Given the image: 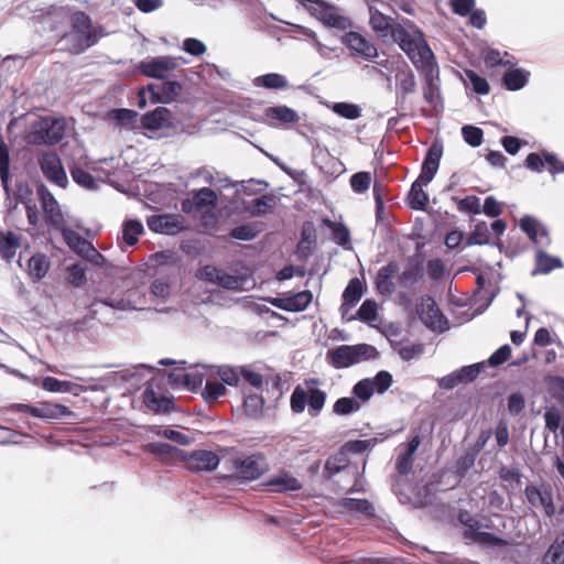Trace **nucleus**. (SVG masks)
I'll return each mask as SVG.
<instances>
[{
  "label": "nucleus",
  "instance_id": "obj_1",
  "mask_svg": "<svg viewBox=\"0 0 564 564\" xmlns=\"http://www.w3.org/2000/svg\"><path fill=\"white\" fill-rule=\"evenodd\" d=\"M408 55L415 67L431 68L434 54L424 39L423 32L409 19L394 23L389 35Z\"/></svg>",
  "mask_w": 564,
  "mask_h": 564
},
{
  "label": "nucleus",
  "instance_id": "obj_2",
  "mask_svg": "<svg viewBox=\"0 0 564 564\" xmlns=\"http://www.w3.org/2000/svg\"><path fill=\"white\" fill-rule=\"evenodd\" d=\"M319 380L310 378L304 380V386L297 384L290 398V406L293 413H303L306 405L308 414L317 416L323 410L326 402V392L318 389Z\"/></svg>",
  "mask_w": 564,
  "mask_h": 564
},
{
  "label": "nucleus",
  "instance_id": "obj_3",
  "mask_svg": "<svg viewBox=\"0 0 564 564\" xmlns=\"http://www.w3.org/2000/svg\"><path fill=\"white\" fill-rule=\"evenodd\" d=\"M70 42L69 52L79 54L97 43L96 31L90 17L84 11H76L72 15V31L63 35Z\"/></svg>",
  "mask_w": 564,
  "mask_h": 564
},
{
  "label": "nucleus",
  "instance_id": "obj_4",
  "mask_svg": "<svg viewBox=\"0 0 564 564\" xmlns=\"http://www.w3.org/2000/svg\"><path fill=\"white\" fill-rule=\"evenodd\" d=\"M376 347L368 344L341 345L327 352L329 364L336 368H348L362 360L376 358Z\"/></svg>",
  "mask_w": 564,
  "mask_h": 564
},
{
  "label": "nucleus",
  "instance_id": "obj_5",
  "mask_svg": "<svg viewBox=\"0 0 564 564\" xmlns=\"http://www.w3.org/2000/svg\"><path fill=\"white\" fill-rule=\"evenodd\" d=\"M65 131L66 122L64 119L43 117L33 123L28 141L35 145H54L63 140Z\"/></svg>",
  "mask_w": 564,
  "mask_h": 564
},
{
  "label": "nucleus",
  "instance_id": "obj_6",
  "mask_svg": "<svg viewBox=\"0 0 564 564\" xmlns=\"http://www.w3.org/2000/svg\"><path fill=\"white\" fill-rule=\"evenodd\" d=\"M230 463L235 477L243 481L257 480L268 470L267 459L262 453L235 457Z\"/></svg>",
  "mask_w": 564,
  "mask_h": 564
},
{
  "label": "nucleus",
  "instance_id": "obj_7",
  "mask_svg": "<svg viewBox=\"0 0 564 564\" xmlns=\"http://www.w3.org/2000/svg\"><path fill=\"white\" fill-rule=\"evenodd\" d=\"M177 68V58L169 55L150 57L141 61L138 65L141 75L156 79L169 78Z\"/></svg>",
  "mask_w": 564,
  "mask_h": 564
},
{
  "label": "nucleus",
  "instance_id": "obj_8",
  "mask_svg": "<svg viewBox=\"0 0 564 564\" xmlns=\"http://www.w3.org/2000/svg\"><path fill=\"white\" fill-rule=\"evenodd\" d=\"M305 9L327 26L345 30L350 24L348 18L339 15L336 8L324 0H312L310 3H305Z\"/></svg>",
  "mask_w": 564,
  "mask_h": 564
},
{
  "label": "nucleus",
  "instance_id": "obj_9",
  "mask_svg": "<svg viewBox=\"0 0 564 564\" xmlns=\"http://www.w3.org/2000/svg\"><path fill=\"white\" fill-rule=\"evenodd\" d=\"M37 196L42 205L45 221L48 226L56 230L65 227V218L62 213L61 206L54 195L48 191L44 184L37 186Z\"/></svg>",
  "mask_w": 564,
  "mask_h": 564
},
{
  "label": "nucleus",
  "instance_id": "obj_10",
  "mask_svg": "<svg viewBox=\"0 0 564 564\" xmlns=\"http://www.w3.org/2000/svg\"><path fill=\"white\" fill-rule=\"evenodd\" d=\"M416 312L426 327L440 332L446 328L448 322L432 296H423L416 306Z\"/></svg>",
  "mask_w": 564,
  "mask_h": 564
},
{
  "label": "nucleus",
  "instance_id": "obj_11",
  "mask_svg": "<svg viewBox=\"0 0 564 564\" xmlns=\"http://www.w3.org/2000/svg\"><path fill=\"white\" fill-rule=\"evenodd\" d=\"M39 165L44 176L55 185L65 188L68 184L62 160L56 152H46L39 158Z\"/></svg>",
  "mask_w": 564,
  "mask_h": 564
},
{
  "label": "nucleus",
  "instance_id": "obj_12",
  "mask_svg": "<svg viewBox=\"0 0 564 564\" xmlns=\"http://www.w3.org/2000/svg\"><path fill=\"white\" fill-rule=\"evenodd\" d=\"M147 225L153 232L176 235L184 229V218L174 214L152 215L148 217Z\"/></svg>",
  "mask_w": 564,
  "mask_h": 564
},
{
  "label": "nucleus",
  "instance_id": "obj_13",
  "mask_svg": "<svg viewBox=\"0 0 564 564\" xmlns=\"http://www.w3.org/2000/svg\"><path fill=\"white\" fill-rule=\"evenodd\" d=\"M341 42L351 51V55H358L367 61H373L378 56L376 45L358 32L349 31Z\"/></svg>",
  "mask_w": 564,
  "mask_h": 564
},
{
  "label": "nucleus",
  "instance_id": "obj_14",
  "mask_svg": "<svg viewBox=\"0 0 564 564\" xmlns=\"http://www.w3.org/2000/svg\"><path fill=\"white\" fill-rule=\"evenodd\" d=\"M220 458L213 451L197 449L186 455L184 463L191 471H213L219 465Z\"/></svg>",
  "mask_w": 564,
  "mask_h": 564
},
{
  "label": "nucleus",
  "instance_id": "obj_15",
  "mask_svg": "<svg viewBox=\"0 0 564 564\" xmlns=\"http://www.w3.org/2000/svg\"><path fill=\"white\" fill-rule=\"evenodd\" d=\"M313 293L308 290L295 294H284L270 300L271 305L286 312H302L312 303Z\"/></svg>",
  "mask_w": 564,
  "mask_h": 564
},
{
  "label": "nucleus",
  "instance_id": "obj_16",
  "mask_svg": "<svg viewBox=\"0 0 564 564\" xmlns=\"http://www.w3.org/2000/svg\"><path fill=\"white\" fill-rule=\"evenodd\" d=\"M399 269L400 267L395 261H390L379 269L375 284L381 295L390 296L395 292L393 279L397 276Z\"/></svg>",
  "mask_w": 564,
  "mask_h": 564
},
{
  "label": "nucleus",
  "instance_id": "obj_17",
  "mask_svg": "<svg viewBox=\"0 0 564 564\" xmlns=\"http://www.w3.org/2000/svg\"><path fill=\"white\" fill-rule=\"evenodd\" d=\"M148 90L153 104H170L181 94L182 85L176 80H167L161 85L150 84Z\"/></svg>",
  "mask_w": 564,
  "mask_h": 564
},
{
  "label": "nucleus",
  "instance_id": "obj_18",
  "mask_svg": "<svg viewBox=\"0 0 564 564\" xmlns=\"http://www.w3.org/2000/svg\"><path fill=\"white\" fill-rule=\"evenodd\" d=\"M443 154V145L438 142H434L427 150L425 159L422 164L421 173L419 178L423 183H430L436 174L440 161Z\"/></svg>",
  "mask_w": 564,
  "mask_h": 564
},
{
  "label": "nucleus",
  "instance_id": "obj_19",
  "mask_svg": "<svg viewBox=\"0 0 564 564\" xmlns=\"http://www.w3.org/2000/svg\"><path fill=\"white\" fill-rule=\"evenodd\" d=\"M272 492L284 494L290 491H300L303 488L302 482L286 470L280 471L263 484Z\"/></svg>",
  "mask_w": 564,
  "mask_h": 564
},
{
  "label": "nucleus",
  "instance_id": "obj_20",
  "mask_svg": "<svg viewBox=\"0 0 564 564\" xmlns=\"http://www.w3.org/2000/svg\"><path fill=\"white\" fill-rule=\"evenodd\" d=\"M141 124L144 129L150 131L169 128L172 124V112L165 107H158L142 115Z\"/></svg>",
  "mask_w": 564,
  "mask_h": 564
},
{
  "label": "nucleus",
  "instance_id": "obj_21",
  "mask_svg": "<svg viewBox=\"0 0 564 564\" xmlns=\"http://www.w3.org/2000/svg\"><path fill=\"white\" fill-rule=\"evenodd\" d=\"M22 235L12 230H0V258L10 262L22 246Z\"/></svg>",
  "mask_w": 564,
  "mask_h": 564
},
{
  "label": "nucleus",
  "instance_id": "obj_22",
  "mask_svg": "<svg viewBox=\"0 0 564 564\" xmlns=\"http://www.w3.org/2000/svg\"><path fill=\"white\" fill-rule=\"evenodd\" d=\"M145 406L155 413H169L173 409V400L154 391L149 386L142 394Z\"/></svg>",
  "mask_w": 564,
  "mask_h": 564
},
{
  "label": "nucleus",
  "instance_id": "obj_23",
  "mask_svg": "<svg viewBox=\"0 0 564 564\" xmlns=\"http://www.w3.org/2000/svg\"><path fill=\"white\" fill-rule=\"evenodd\" d=\"M362 294L364 286L361 280L358 278L350 279L343 293V303L340 305V312L343 315H345L360 301Z\"/></svg>",
  "mask_w": 564,
  "mask_h": 564
},
{
  "label": "nucleus",
  "instance_id": "obj_24",
  "mask_svg": "<svg viewBox=\"0 0 564 564\" xmlns=\"http://www.w3.org/2000/svg\"><path fill=\"white\" fill-rule=\"evenodd\" d=\"M51 268V261L45 253L36 252L28 262V274L33 282H39L46 276Z\"/></svg>",
  "mask_w": 564,
  "mask_h": 564
},
{
  "label": "nucleus",
  "instance_id": "obj_25",
  "mask_svg": "<svg viewBox=\"0 0 564 564\" xmlns=\"http://www.w3.org/2000/svg\"><path fill=\"white\" fill-rule=\"evenodd\" d=\"M369 24L371 29L380 36V37H388L394 26V21L383 14L378 9L369 8Z\"/></svg>",
  "mask_w": 564,
  "mask_h": 564
},
{
  "label": "nucleus",
  "instance_id": "obj_26",
  "mask_svg": "<svg viewBox=\"0 0 564 564\" xmlns=\"http://www.w3.org/2000/svg\"><path fill=\"white\" fill-rule=\"evenodd\" d=\"M264 115L271 123H296L300 120L297 112L288 106L268 107Z\"/></svg>",
  "mask_w": 564,
  "mask_h": 564
},
{
  "label": "nucleus",
  "instance_id": "obj_27",
  "mask_svg": "<svg viewBox=\"0 0 564 564\" xmlns=\"http://www.w3.org/2000/svg\"><path fill=\"white\" fill-rule=\"evenodd\" d=\"M415 68L425 76L426 84H425L424 90H423L424 99L429 104H433L438 94V88H437L436 84L434 83V76H435V74L438 73V68H437L435 58L431 59V68L430 67H427L425 69H423L421 67H415Z\"/></svg>",
  "mask_w": 564,
  "mask_h": 564
},
{
  "label": "nucleus",
  "instance_id": "obj_28",
  "mask_svg": "<svg viewBox=\"0 0 564 564\" xmlns=\"http://www.w3.org/2000/svg\"><path fill=\"white\" fill-rule=\"evenodd\" d=\"M338 507L351 513H361L369 517L375 516V508L367 499L341 498L338 501Z\"/></svg>",
  "mask_w": 564,
  "mask_h": 564
},
{
  "label": "nucleus",
  "instance_id": "obj_29",
  "mask_svg": "<svg viewBox=\"0 0 564 564\" xmlns=\"http://www.w3.org/2000/svg\"><path fill=\"white\" fill-rule=\"evenodd\" d=\"M66 245L78 256L83 257L87 249L93 245L90 241L82 237L77 231L64 227L59 230Z\"/></svg>",
  "mask_w": 564,
  "mask_h": 564
},
{
  "label": "nucleus",
  "instance_id": "obj_30",
  "mask_svg": "<svg viewBox=\"0 0 564 564\" xmlns=\"http://www.w3.org/2000/svg\"><path fill=\"white\" fill-rule=\"evenodd\" d=\"M253 85L256 87H262L267 89L274 90H283L290 87L289 80L282 74L278 73H268L261 76H258L253 79Z\"/></svg>",
  "mask_w": 564,
  "mask_h": 564
},
{
  "label": "nucleus",
  "instance_id": "obj_31",
  "mask_svg": "<svg viewBox=\"0 0 564 564\" xmlns=\"http://www.w3.org/2000/svg\"><path fill=\"white\" fill-rule=\"evenodd\" d=\"M429 183H423L420 178H417L411 186L408 204L410 208L414 210H424L429 204V196L423 191V186Z\"/></svg>",
  "mask_w": 564,
  "mask_h": 564
},
{
  "label": "nucleus",
  "instance_id": "obj_32",
  "mask_svg": "<svg viewBox=\"0 0 564 564\" xmlns=\"http://www.w3.org/2000/svg\"><path fill=\"white\" fill-rule=\"evenodd\" d=\"M72 411L64 404L59 403H42L34 411V417L57 420L70 415Z\"/></svg>",
  "mask_w": 564,
  "mask_h": 564
},
{
  "label": "nucleus",
  "instance_id": "obj_33",
  "mask_svg": "<svg viewBox=\"0 0 564 564\" xmlns=\"http://www.w3.org/2000/svg\"><path fill=\"white\" fill-rule=\"evenodd\" d=\"M279 198L273 194H264L254 198L247 208L251 216H263L278 205Z\"/></svg>",
  "mask_w": 564,
  "mask_h": 564
},
{
  "label": "nucleus",
  "instance_id": "obj_34",
  "mask_svg": "<svg viewBox=\"0 0 564 564\" xmlns=\"http://www.w3.org/2000/svg\"><path fill=\"white\" fill-rule=\"evenodd\" d=\"M395 83L399 94L404 98L414 93L416 87L415 76L409 66L401 68L395 74Z\"/></svg>",
  "mask_w": 564,
  "mask_h": 564
},
{
  "label": "nucleus",
  "instance_id": "obj_35",
  "mask_svg": "<svg viewBox=\"0 0 564 564\" xmlns=\"http://www.w3.org/2000/svg\"><path fill=\"white\" fill-rule=\"evenodd\" d=\"M563 263L561 259L556 257H552L544 252L543 250H538L535 254V273L546 274L553 271L554 269L562 268Z\"/></svg>",
  "mask_w": 564,
  "mask_h": 564
},
{
  "label": "nucleus",
  "instance_id": "obj_36",
  "mask_svg": "<svg viewBox=\"0 0 564 564\" xmlns=\"http://www.w3.org/2000/svg\"><path fill=\"white\" fill-rule=\"evenodd\" d=\"M349 465V457L345 454V452L340 448L337 453L329 456L324 466V471L327 474V477H333L334 475L340 473Z\"/></svg>",
  "mask_w": 564,
  "mask_h": 564
},
{
  "label": "nucleus",
  "instance_id": "obj_37",
  "mask_svg": "<svg viewBox=\"0 0 564 564\" xmlns=\"http://www.w3.org/2000/svg\"><path fill=\"white\" fill-rule=\"evenodd\" d=\"M527 82L528 74L520 68L510 69L502 77L503 86L508 90H519L525 86Z\"/></svg>",
  "mask_w": 564,
  "mask_h": 564
},
{
  "label": "nucleus",
  "instance_id": "obj_38",
  "mask_svg": "<svg viewBox=\"0 0 564 564\" xmlns=\"http://www.w3.org/2000/svg\"><path fill=\"white\" fill-rule=\"evenodd\" d=\"M520 228L535 243H541L540 238L547 239L546 231L544 229H540L538 221L531 216H524L521 218Z\"/></svg>",
  "mask_w": 564,
  "mask_h": 564
},
{
  "label": "nucleus",
  "instance_id": "obj_39",
  "mask_svg": "<svg viewBox=\"0 0 564 564\" xmlns=\"http://www.w3.org/2000/svg\"><path fill=\"white\" fill-rule=\"evenodd\" d=\"M143 234V226L139 220H127L122 229V240L128 246H134L139 241V237Z\"/></svg>",
  "mask_w": 564,
  "mask_h": 564
},
{
  "label": "nucleus",
  "instance_id": "obj_40",
  "mask_svg": "<svg viewBox=\"0 0 564 564\" xmlns=\"http://www.w3.org/2000/svg\"><path fill=\"white\" fill-rule=\"evenodd\" d=\"M194 203L197 210L217 205V195L209 187H203L194 193Z\"/></svg>",
  "mask_w": 564,
  "mask_h": 564
},
{
  "label": "nucleus",
  "instance_id": "obj_41",
  "mask_svg": "<svg viewBox=\"0 0 564 564\" xmlns=\"http://www.w3.org/2000/svg\"><path fill=\"white\" fill-rule=\"evenodd\" d=\"M457 519L465 527L464 539L471 541L480 529L479 521L471 517L467 510H460Z\"/></svg>",
  "mask_w": 564,
  "mask_h": 564
},
{
  "label": "nucleus",
  "instance_id": "obj_42",
  "mask_svg": "<svg viewBox=\"0 0 564 564\" xmlns=\"http://www.w3.org/2000/svg\"><path fill=\"white\" fill-rule=\"evenodd\" d=\"M264 400L261 394H248L243 400V409L248 416L259 417L262 414Z\"/></svg>",
  "mask_w": 564,
  "mask_h": 564
},
{
  "label": "nucleus",
  "instance_id": "obj_43",
  "mask_svg": "<svg viewBox=\"0 0 564 564\" xmlns=\"http://www.w3.org/2000/svg\"><path fill=\"white\" fill-rule=\"evenodd\" d=\"M423 276V268L420 264L412 265L411 268L405 269L399 276L398 283L402 288H411L415 283H417Z\"/></svg>",
  "mask_w": 564,
  "mask_h": 564
},
{
  "label": "nucleus",
  "instance_id": "obj_44",
  "mask_svg": "<svg viewBox=\"0 0 564 564\" xmlns=\"http://www.w3.org/2000/svg\"><path fill=\"white\" fill-rule=\"evenodd\" d=\"M0 178L4 188H8L10 178V153L7 144L0 141Z\"/></svg>",
  "mask_w": 564,
  "mask_h": 564
},
{
  "label": "nucleus",
  "instance_id": "obj_45",
  "mask_svg": "<svg viewBox=\"0 0 564 564\" xmlns=\"http://www.w3.org/2000/svg\"><path fill=\"white\" fill-rule=\"evenodd\" d=\"M70 175L74 182L87 189H95L97 187L96 181L93 175L79 166L70 169Z\"/></svg>",
  "mask_w": 564,
  "mask_h": 564
},
{
  "label": "nucleus",
  "instance_id": "obj_46",
  "mask_svg": "<svg viewBox=\"0 0 564 564\" xmlns=\"http://www.w3.org/2000/svg\"><path fill=\"white\" fill-rule=\"evenodd\" d=\"M465 76L469 80L473 89L478 95H487L490 91V86L487 79L480 75H478L473 69H465Z\"/></svg>",
  "mask_w": 564,
  "mask_h": 564
},
{
  "label": "nucleus",
  "instance_id": "obj_47",
  "mask_svg": "<svg viewBox=\"0 0 564 564\" xmlns=\"http://www.w3.org/2000/svg\"><path fill=\"white\" fill-rule=\"evenodd\" d=\"M360 409V404L354 398H339L333 405V411L338 415H348L357 412Z\"/></svg>",
  "mask_w": 564,
  "mask_h": 564
},
{
  "label": "nucleus",
  "instance_id": "obj_48",
  "mask_svg": "<svg viewBox=\"0 0 564 564\" xmlns=\"http://www.w3.org/2000/svg\"><path fill=\"white\" fill-rule=\"evenodd\" d=\"M226 391L227 389L224 383L218 381H207L202 394L206 402L213 403L218 398L225 395Z\"/></svg>",
  "mask_w": 564,
  "mask_h": 564
},
{
  "label": "nucleus",
  "instance_id": "obj_49",
  "mask_svg": "<svg viewBox=\"0 0 564 564\" xmlns=\"http://www.w3.org/2000/svg\"><path fill=\"white\" fill-rule=\"evenodd\" d=\"M333 111L338 116L355 120L361 116V109L359 106L349 102H337L333 106Z\"/></svg>",
  "mask_w": 564,
  "mask_h": 564
},
{
  "label": "nucleus",
  "instance_id": "obj_50",
  "mask_svg": "<svg viewBox=\"0 0 564 564\" xmlns=\"http://www.w3.org/2000/svg\"><path fill=\"white\" fill-rule=\"evenodd\" d=\"M371 184V174L369 172H357L350 177V186L355 193H366Z\"/></svg>",
  "mask_w": 564,
  "mask_h": 564
},
{
  "label": "nucleus",
  "instance_id": "obj_51",
  "mask_svg": "<svg viewBox=\"0 0 564 564\" xmlns=\"http://www.w3.org/2000/svg\"><path fill=\"white\" fill-rule=\"evenodd\" d=\"M543 564H564V540L550 546L543 557Z\"/></svg>",
  "mask_w": 564,
  "mask_h": 564
},
{
  "label": "nucleus",
  "instance_id": "obj_52",
  "mask_svg": "<svg viewBox=\"0 0 564 564\" xmlns=\"http://www.w3.org/2000/svg\"><path fill=\"white\" fill-rule=\"evenodd\" d=\"M462 135L467 144L476 148L482 143L484 131L475 126H464L462 128Z\"/></svg>",
  "mask_w": 564,
  "mask_h": 564
},
{
  "label": "nucleus",
  "instance_id": "obj_53",
  "mask_svg": "<svg viewBox=\"0 0 564 564\" xmlns=\"http://www.w3.org/2000/svg\"><path fill=\"white\" fill-rule=\"evenodd\" d=\"M217 375L221 381L229 386H237L240 379V367L219 366Z\"/></svg>",
  "mask_w": 564,
  "mask_h": 564
},
{
  "label": "nucleus",
  "instance_id": "obj_54",
  "mask_svg": "<svg viewBox=\"0 0 564 564\" xmlns=\"http://www.w3.org/2000/svg\"><path fill=\"white\" fill-rule=\"evenodd\" d=\"M477 452H466L462 455L455 464V473L459 477L466 476L469 469L474 466L476 460Z\"/></svg>",
  "mask_w": 564,
  "mask_h": 564
},
{
  "label": "nucleus",
  "instance_id": "obj_55",
  "mask_svg": "<svg viewBox=\"0 0 564 564\" xmlns=\"http://www.w3.org/2000/svg\"><path fill=\"white\" fill-rule=\"evenodd\" d=\"M459 212L477 215L481 213L480 199L475 195L466 196L457 200Z\"/></svg>",
  "mask_w": 564,
  "mask_h": 564
},
{
  "label": "nucleus",
  "instance_id": "obj_56",
  "mask_svg": "<svg viewBox=\"0 0 564 564\" xmlns=\"http://www.w3.org/2000/svg\"><path fill=\"white\" fill-rule=\"evenodd\" d=\"M377 303L366 300L357 311V317L364 323H370L377 318Z\"/></svg>",
  "mask_w": 564,
  "mask_h": 564
},
{
  "label": "nucleus",
  "instance_id": "obj_57",
  "mask_svg": "<svg viewBox=\"0 0 564 564\" xmlns=\"http://www.w3.org/2000/svg\"><path fill=\"white\" fill-rule=\"evenodd\" d=\"M471 542L489 546H506L509 544L507 540L499 538L494 533L481 531H478V533L471 539Z\"/></svg>",
  "mask_w": 564,
  "mask_h": 564
},
{
  "label": "nucleus",
  "instance_id": "obj_58",
  "mask_svg": "<svg viewBox=\"0 0 564 564\" xmlns=\"http://www.w3.org/2000/svg\"><path fill=\"white\" fill-rule=\"evenodd\" d=\"M42 388L48 392H69L72 382L61 381L55 377H45L42 381Z\"/></svg>",
  "mask_w": 564,
  "mask_h": 564
},
{
  "label": "nucleus",
  "instance_id": "obj_59",
  "mask_svg": "<svg viewBox=\"0 0 564 564\" xmlns=\"http://www.w3.org/2000/svg\"><path fill=\"white\" fill-rule=\"evenodd\" d=\"M354 394L362 401H367L375 392L372 380L369 378L358 381L352 388Z\"/></svg>",
  "mask_w": 564,
  "mask_h": 564
},
{
  "label": "nucleus",
  "instance_id": "obj_60",
  "mask_svg": "<svg viewBox=\"0 0 564 564\" xmlns=\"http://www.w3.org/2000/svg\"><path fill=\"white\" fill-rule=\"evenodd\" d=\"M137 116L138 113L134 110L126 108L113 109L108 113V117L110 119L116 120L119 124L122 126L132 123L135 120Z\"/></svg>",
  "mask_w": 564,
  "mask_h": 564
},
{
  "label": "nucleus",
  "instance_id": "obj_61",
  "mask_svg": "<svg viewBox=\"0 0 564 564\" xmlns=\"http://www.w3.org/2000/svg\"><path fill=\"white\" fill-rule=\"evenodd\" d=\"M259 231L252 225H240L231 229L230 236L238 240L249 241L258 236Z\"/></svg>",
  "mask_w": 564,
  "mask_h": 564
},
{
  "label": "nucleus",
  "instance_id": "obj_62",
  "mask_svg": "<svg viewBox=\"0 0 564 564\" xmlns=\"http://www.w3.org/2000/svg\"><path fill=\"white\" fill-rule=\"evenodd\" d=\"M371 447L370 440H354L345 443L341 449L348 456L349 454H361Z\"/></svg>",
  "mask_w": 564,
  "mask_h": 564
},
{
  "label": "nucleus",
  "instance_id": "obj_63",
  "mask_svg": "<svg viewBox=\"0 0 564 564\" xmlns=\"http://www.w3.org/2000/svg\"><path fill=\"white\" fill-rule=\"evenodd\" d=\"M508 412L511 415L520 414L525 408V399L521 392H513L508 397Z\"/></svg>",
  "mask_w": 564,
  "mask_h": 564
},
{
  "label": "nucleus",
  "instance_id": "obj_64",
  "mask_svg": "<svg viewBox=\"0 0 564 564\" xmlns=\"http://www.w3.org/2000/svg\"><path fill=\"white\" fill-rule=\"evenodd\" d=\"M469 240L475 245H486L489 242V229L486 223H478L470 234Z\"/></svg>",
  "mask_w": 564,
  "mask_h": 564
}]
</instances>
